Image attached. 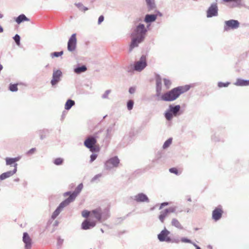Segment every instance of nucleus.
I'll list each match as a JSON object with an SVG mask.
<instances>
[{
	"instance_id": "obj_1",
	"label": "nucleus",
	"mask_w": 249,
	"mask_h": 249,
	"mask_svg": "<svg viewBox=\"0 0 249 249\" xmlns=\"http://www.w3.org/2000/svg\"><path fill=\"white\" fill-rule=\"evenodd\" d=\"M83 188V184L82 183H80L75 189L73 192L68 191L63 194V196L66 197L69 196V197L62 201L55 210L53 213L51 218L55 219L57 216L62 211L64 208L68 206L71 203L74 201L77 196L80 193Z\"/></svg>"
},
{
	"instance_id": "obj_2",
	"label": "nucleus",
	"mask_w": 249,
	"mask_h": 249,
	"mask_svg": "<svg viewBox=\"0 0 249 249\" xmlns=\"http://www.w3.org/2000/svg\"><path fill=\"white\" fill-rule=\"evenodd\" d=\"M190 89L189 85L178 86L164 93L161 96L162 101L172 102L176 100L181 94L188 91Z\"/></svg>"
},
{
	"instance_id": "obj_3",
	"label": "nucleus",
	"mask_w": 249,
	"mask_h": 249,
	"mask_svg": "<svg viewBox=\"0 0 249 249\" xmlns=\"http://www.w3.org/2000/svg\"><path fill=\"white\" fill-rule=\"evenodd\" d=\"M180 106L179 105H170L168 109L165 111L164 116L166 120L171 121L174 117H177L180 115Z\"/></svg>"
},
{
	"instance_id": "obj_4",
	"label": "nucleus",
	"mask_w": 249,
	"mask_h": 249,
	"mask_svg": "<svg viewBox=\"0 0 249 249\" xmlns=\"http://www.w3.org/2000/svg\"><path fill=\"white\" fill-rule=\"evenodd\" d=\"M97 140L92 135L88 136L84 141V144L85 147L89 149L91 152H98L100 151V148L97 145Z\"/></svg>"
},
{
	"instance_id": "obj_5",
	"label": "nucleus",
	"mask_w": 249,
	"mask_h": 249,
	"mask_svg": "<svg viewBox=\"0 0 249 249\" xmlns=\"http://www.w3.org/2000/svg\"><path fill=\"white\" fill-rule=\"evenodd\" d=\"M147 30L143 23H139L134 29L131 34L133 36H137L142 39H144Z\"/></svg>"
},
{
	"instance_id": "obj_6",
	"label": "nucleus",
	"mask_w": 249,
	"mask_h": 249,
	"mask_svg": "<svg viewBox=\"0 0 249 249\" xmlns=\"http://www.w3.org/2000/svg\"><path fill=\"white\" fill-rule=\"evenodd\" d=\"M120 160L116 156L109 158L105 162V168L107 170H110L113 168H117L119 166Z\"/></svg>"
},
{
	"instance_id": "obj_7",
	"label": "nucleus",
	"mask_w": 249,
	"mask_h": 249,
	"mask_svg": "<svg viewBox=\"0 0 249 249\" xmlns=\"http://www.w3.org/2000/svg\"><path fill=\"white\" fill-rule=\"evenodd\" d=\"M218 15V8L217 3H212L206 11V16L208 18L217 17Z\"/></svg>"
},
{
	"instance_id": "obj_8",
	"label": "nucleus",
	"mask_w": 249,
	"mask_h": 249,
	"mask_svg": "<svg viewBox=\"0 0 249 249\" xmlns=\"http://www.w3.org/2000/svg\"><path fill=\"white\" fill-rule=\"evenodd\" d=\"M146 66V57L143 55L141 56L140 59L134 64L133 69L136 71H141Z\"/></svg>"
},
{
	"instance_id": "obj_9",
	"label": "nucleus",
	"mask_w": 249,
	"mask_h": 249,
	"mask_svg": "<svg viewBox=\"0 0 249 249\" xmlns=\"http://www.w3.org/2000/svg\"><path fill=\"white\" fill-rule=\"evenodd\" d=\"M239 22L235 19H230L225 21L224 30L228 31L230 29H237L239 27Z\"/></svg>"
},
{
	"instance_id": "obj_10",
	"label": "nucleus",
	"mask_w": 249,
	"mask_h": 249,
	"mask_svg": "<svg viewBox=\"0 0 249 249\" xmlns=\"http://www.w3.org/2000/svg\"><path fill=\"white\" fill-rule=\"evenodd\" d=\"M62 77V72L60 70H53L52 79L51 80V84L52 86H54L57 84L61 80Z\"/></svg>"
},
{
	"instance_id": "obj_11",
	"label": "nucleus",
	"mask_w": 249,
	"mask_h": 249,
	"mask_svg": "<svg viewBox=\"0 0 249 249\" xmlns=\"http://www.w3.org/2000/svg\"><path fill=\"white\" fill-rule=\"evenodd\" d=\"M170 234V232L165 228L158 234V239L160 242L169 243L171 241V237L169 236Z\"/></svg>"
},
{
	"instance_id": "obj_12",
	"label": "nucleus",
	"mask_w": 249,
	"mask_h": 249,
	"mask_svg": "<svg viewBox=\"0 0 249 249\" xmlns=\"http://www.w3.org/2000/svg\"><path fill=\"white\" fill-rule=\"evenodd\" d=\"M76 44L77 39L76 37V34H73L69 39L68 42V50L70 52L74 51L76 48Z\"/></svg>"
},
{
	"instance_id": "obj_13",
	"label": "nucleus",
	"mask_w": 249,
	"mask_h": 249,
	"mask_svg": "<svg viewBox=\"0 0 249 249\" xmlns=\"http://www.w3.org/2000/svg\"><path fill=\"white\" fill-rule=\"evenodd\" d=\"M133 199L138 203H149L150 200L146 195L143 193H140L133 197Z\"/></svg>"
},
{
	"instance_id": "obj_14",
	"label": "nucleus",
	"mask_w": 249,
	"mask_h": 249,
	"mask_svg": "<svg viewBox=\"0 0 249 249\" xmlns=\"http://www.w3.org/2000/svg\"><path fill=\"white\" fill-rule=\"evenodd\" d=\"M223 211L220 207H216L212 212V218L215 221H217L221 219L222 216Z\"/></svg>"
},
{
	"instance_id": "obj_15",
	"label": "nucleus",
	"mask_w": 249,
	"mask_h": 249,
	"mask_svg": "<svg viewBox=\"0 0 249 249\" xmlns=\"http://www.w3.org/2000/svg\"><path fill=\"white\" fill-rule=\"evenodd\" d=\"M22 241L25 244V249H31L32 245V240L27 232H23Z\"/></svg>"
},
{
	"instance_id": "obj_16",
	"label": "nucleus",
	"mask_w": 249,
	"mask_h": 249,
	"mask_svg": "<svg viewBox=\"0 0 249 249\" xmlns=\"http://www.w3.org/2000/svg\"><path fill=\"white\" fill-rule=\"evenodd\" d=\"M18 164L16 163L14 165V168L12 171H8L6 172L3 173L0 175V180H4L8 178L12 177L17 172Z\"/></svg>"
},
{
	"instance_id": "obj_17",
	"label": "nucleus",
	"mask_w": 249,
	"mask_h": 249,
	"mask_svg": "<svg viewBox=\"0 0 249 249\" xmlns=\"http://www.w3.org/2000/svg\"><path fill=\"white\" fill-rule=\"evenodd\" d=\"M144 39L140 38L137 36H134L132 38L131 43L129 45V52L132 51L134 48L138 47L139 44L142 42Z\"/></svg>"
},
{
	"instance_id": "obj_18",
	"label": "nucleus",
	"mask_w": 249,
	"mask_h": 249,
	"mask_svg": "<svg viewBox=\"0 0 249 249\" xmlns=\"http://www.w3.org/2000/svg\"><path fill=\"white\" fill-rule=\"evenodd\" d=\"M156 96L159 97L161 93L162 79L159 74L156 75Z\"/></svg>"
},
{
	"instance_id": "obj_19",
	"label": "nucleus",
	"mask_w": 249,
	"mask_h": 249,
	"mask_svg": "<svg viewBox=\"0 0 249 249\" xmlns=\"http://www.w3.org/2000/svg\"><path fill=\"white\" fill-rule=\"evenodd\" d=\"M96 225V223L94 221H90L88 219H85L83 221L81 224V228L83 230H87L93 228Z\"/></svg>"
},
{
	"instance_id": "obj_20",
	"label": "nucleus",
	"mask_w": 249,
	"mask_h": 249,
	"mask_svg": "<svg viewBox=\"0 0 249 249\" xmlns=\"http://www.w3.org/2000/svg\"><path fill=\"white\" fill-rule=\"evenodd\" d=\"M92 135L95 137V139L97 140V142H99L100 143H103L107 140L104 135V130H100Z\"/></svg>"
},
{
	"instance_id": "obj_21",
	"label": "nucleus",
	"mask_w": 249,
	"mask_h": 249,
	"mask_svg": "<svg viewBox=\"0 0 249 249\" xmlns=\"http://www.w3.org/2000/svg\"><path fill=\"white\" fill-rule=\"evenodd\" d=\"M91 216L94 217L99 221H101L102 220L101 209L98 208V209H96L91 211Z\"/></svg>"
},
{
	"instance_id": "obj_22",
	"label": "nucleus",
	"mask_w": 249,
	"mask_h": 249,
	"mask_svg": "<svg viewBox=\"0 0 249 249\" xmlns=\"http://www.w3.org/2000/svg\"><path fill=\"white\" fill-rule=\"evenodd\" d=\"M145 2L148 12H152L156 9L157 6L155 0H145Z\"/></svg>"
},
{
	"instance_id": "obj_23",
	"label": "nucleus",
	"mask_w": 249,
	"mask_h": 249,
	"mask_svg": "<svg viewBox=\"0 0 249 249\" xmlns=\"http://www.w3.org/2000/svg\"><path fill=\"white\" fill-rule=\"evenodd\" d=\"M157 16L154 14H146L144 18V21L146 23L150 24L156 21Z\"/></svg>"
},
{
	"instance_id": "obj_24",
	"label": "nucleus",
	"mask_w": 249,
	"mask_h": 249,
	"mask_svg": "<svg viewBox=\"0 0 249 249\" xmlns=\"http://www.w3.org/2000/svg\"><path fill=\"white\" fill-rule=\"evenodd\" d=\"M29 18L26 17L23 14H20L15 19V21L18 24H20L22 22L29 21Z\"/></svg>"
},
{
	"instance_id": "obj_25",
	"label": "nucleus",
	"mask_w": 249,
	"mask_h": 249,
	"mask_svg": "<svg viewBox=\"0 0 249 249\" xmlns=\"http://www.w3.org/2000/svg\"><path fill=\"white\" fill-rule=\"evenodd\" d=\"M237 86H248V80L243 79L241 78H238L234 84Z\"/></svg>"
},
{
	"instance_id": "obj_26",
	"label": "nucleus",
	"mask_w": 249,
	"mask_h": 249,
	"mask_svg": "<svg viewBox=\"0 0 249 249\" xmlns=\"http://www.w3.org/2000/svg\"><path fill=\"white\" fill-rule=\"evenodd\" d=\"M87 68L85 65L78 66L74 69V72L76 74H80L86 71Z\"/></svg>"
},
{
	"instance_id": "obj_27",
	"label": "nucleus",
	"mask_w": 249,
	"mask_h": 249,
	"mask_svg": "<svg viewBox=\"0 0 249 249\" xmlns=\"http://www.w3.org/2000/svg\"><path fill=\"white\" fill-rule=\"evenodd\" d=\"M102 220H105L107 219L110 216L109 208H106L103 210H101Z\"/></svg>"
},
{
	"instance_id": "obj_28",
	"label": "nucleus",
	"mask_w": 249,
	"mask_h": 249,
	"mask_svg": "<svg viewBox=\"0 0 249 249\" xmlns=\"http://www.w3.org/2000/svg\"><path fill=\"white\" fill-rule=\"evenodd\" d=\"M75 105V101L71 99H68L65 104V109L67 110H70L72 106Z\"/></svg>"
},
{
	"instance_id": "obj_29",
	"label": "nucleus",
	"mask_w": 249,
	"mask_h": 249,
	"mask_svg": "<svg viewBox=\"0 0 249 249\" xmlns=\"http://www.w3.org/2000/svg\"><path fill=\"white\" fill-rule=\"evenodd\" d=\"M171 225L179 230L183 229V226L181 225L179 221L176 218H173L171 221Z\"/></svg>"
},
{
	"instance_id": "obj_30",
	"label": "nucleus",
	"mask_w": 249,
	"mask_h": 249,
	"mask_svg": "<svg viewBox=\"0 0 249 249\" xmlns=\"http://www.w3.org/2000/svg\"><path fill=\"white\" fill-rule=\"evenodd\" d=\"M168 213L167 211L164 210L160 212V214L159 216L160 220L163 223L164 222L165 218L168 215Z\"/></svg>"
},
{
	"instance_id": "obj_31",
	"label": "nucleus",
	"mask_w": 249,
	"mask_h": 249,
	"mask_svg": "<svg viewBox=\"0 0 249 249\" xmlns=\"http://www.w3.org/2000/svg\"><path fill=\"white\" fill-rule=\"evenodd\" d=\"M112 131V127L110 126L107 128V129L106 130H104V135L105 138L107 139H110L111 137V132Z\"/></svg>"
},
{
	"instance_id": "obj_32",
	"label": "nucleus",
	"mask_w": 249,
	"mask_h": 249,
	"mask_svg": "<svg viewBox=\"0 0 249 249\" xmlns=\"http://www.w3.org/2000/svg\"><path fill=\"white\" fill-rule=\"evenodd\" d=\"M75 5L81 11L85 12L89 9L88 7L84 6L81 2L75 3Z\"/></svg>"
},
{
	"instance_id": "obj_33",
	"label": "nucleus",
	"mask_w": 249,
	"mask_h": 249,
	"mask_svg": "<svg viewBox=\"0 0 249 249\" xmlns=\"http://www.w3.org/2000/svg\"><path fill=\"white\" fill-rule=\"evenodd\" d=\"M172 142V138H170L167 139L163 143L162 148L164 149L167 148L171 145Z\"/></svg>"
},
{
	"instance_id": "obj_34",
	"label": "nucleus",
	"mask_w": 249,
	"mask_h": 249,
	"mask_svg": "<svg viewBox=\"0 0 249 249\" xmlns=\"http://www.w3.org/2000/svg\"><path fill=\"white\" fill-rule=\"evenodd\" d=\"M9 89L12 92H16L18 91V84H10L9 86Z\"/></svg>"
},
{
	"instance_id": "obj_35",
	"label": "nucleus",
	"mask_w": 249,
	"mask_h": 249,
	"mask_svg": "<svg viewBox=\"0 0 249 249\" xmlns=\"http://www.w3.org/2000/svg\"><path fill=\"white\" fill-rule=\"evenodd\" d=\"M53 163L56 165H62L64 162V159L61 158H56L53 161Z\"/></svg>"
},
{
	"instance_id": "obj_36",
	"label": "nucleus",
	"mask_w": 249,
	"mask_h": 249,
	"mask_svg": "<svg viewBox=\"0 0 249 249\" xmlns=\"http://www.w3.org/2000/svg\"><path fill=\"white\" fill-rule=\"evenodd\" d=\"M64 242V239H62L60 236H58L57 238V243L56 246L57 249H59L62 245H63Z\"/></svg>"
},
{
	"instance_id": "obj_37",
	"label": "nucleus",
	"mask_w": 249,
	"mask_h": 249,
	"mask_svg": "<svg viewBox=\"0 0 249 249\" xmlns=\"http://www.w3.org/2000/svg\"><path fill=\"white\" fill-rule=\"evenodd\" d=\"M5 161H6V164L7 165H12L13 164H14V165L16 163L15 162L13 158H6L5 159Z\"/></svg>"
},
{
	"instance_id": "obj_38",
	"label": "nucleus",
	"mask_w": 249,
	"mask_h": 249,
	"mask_svg": "<svg viewBox=\"0 0 249 249\" xmlns=\"http://www.w3.org/2000/svg\"><path fill=\"white\" fill-rule=\"evenodd\" d=\"M48 132L47 129L41 130L39 131V135L40 136V139L41 140H43L46 138L45 134Z\"/></svg>"
},
{
	"instance_id": "obj_39",
	"label": "nucleus",
	"mask_w": 249,
	"mask_h": 249,
	"mask_svg": "<svg viewBox=\"0 0 249 249\" xmlns=\"http://www.w3.org/2000/svg\"><path fill=\"white\" fill-rule=\"evenodd\" d=\"M63 54V51L54 52L51 53V56L53 58L54 57H58L61 56Z\"/></svg>"
},
{
	"instance_id": "obj_40",
	"label": "nucleus",
	"mask_w": 249,
	"mask_h": 249,
	"mask_svg": "<svg viewBox=\"0 0 249 249\" xmlns=\"http://www.w3.org/2000/svg\"><path fill=\"white\" fill-rule=\"evenodd\" d=\"M13 39L18 46H19L20 45V37L18 34L15 35L13 37Z\"/></svg>"
},
{
	"instance_id": "obj_41",
	"label": "nucleus",
	"mask_w": 249,
	"mask_h": 249,
	"mask_svg": "<svg viewBox=\"0 0 249 249\" xmlns=\"http://www.w3.org/2000/svg\"><path fill=\"white\" fill-rule=\"evenodd\" d=\"M134 106V102L132 100H129L127 102V108L128 110L132 109Z\"/></svg>"
},
{
	"instance_id": "obj_42",
	"label": "nucleus",
	"mask_w": 249,
	"mask_h": 249,
	"mask_svg": "<svg viewBox=\"0 0 249 249\" xmlns=\"http://www.w3.org/2000/svg\"><path fill=\"white\" fill-rule=\"evenodd\" d=\"M82 215L84 217L88 218L89 216H91V212L88 210H84L82 212Z\"/></svg>"
},
{
	"instance_id": "obj_43",
	"label": "nucleus",
	"mask_w": 249,
	"mask_h": 249,
	"mask_svg": "<svg viewBox=\"0 0 249 249\" xmlns=\"http://www.w3.org/2000/svg\"><path fill=\"white\" fill-rule=\"evenodd\" d=\"M224 2H229L231 1H234L236 3V6H240L242 5V0H223Z\"/></svg>"
},
{
	"instance_id": "obj_44",
	"label": "nucleus",
	"mask_w": 249,
	"mask_h": 249,
	"mask_svg": "<svg viewBox=\"0 0 249 249\" xmlns=\"http://www.w3.org/2000/svg\"><path fill=\"white\" fill-rule=\"evenodd\" d=\"M230 84V83L229 82H227L226 83L219 82L218 83V87L220 88H223V87H227Z\"/></svg>"
},
{
	"instance_id": "obj_45",
	"label": "nucleus",
	"mask_w": 249,
	"mask_h": 249,
	"mask_svg": "<svg viewBox=\"0 0 249 249\" xmlns=\"http://www.w3.org/2000/svg\"><path fill=\"white\" fill-rule=\"evenodd\" d=\"M163 81L165 86L167 89H169L171 85V81L169 79L166 78L163 79Z\"/></svg>"
},
{
	"instance_id": "obj_46",
	"label": "nucleus",
	"mask_w": 249,
	"mask_h": 249,
	"mask_svg": "<svg viewBox=\"0 0 249 249\" xmlns=\"http://www.w3.org/2000/svg\"><path fill=\"white\" fill-rule=\"evenodd\" d=\"M177 207H170L168 208L165 209V210L167 211L168 213H175L176 211Z\"/></svg>"
},
{
	"instance_id": "obj_47",
	"label": "nucleus",
	"mask_w": 249,
	"mask_h": 249,
	"mask_svg": "<svg viewBox=\"0 0 249 249\" xmlns=\"http://www.w3.org/2000/svg\"><path fill=\"white\" fill-rule=\"evenodd\" d=\"M180 241L183 243H190L192 244H193V243H194L190 239H189L186 237L181 238Z\"/></svg>"
},
{
	"instance_id": "obj_48",
	"label": "nucleus",
	"mask_w": 249,
	"mask_h": 249,
	"mask_svg": "<svg viewBox=\"0 0 249 249\" xmlns=\"http://www.w3.org/2000/svg\"><path fill=\"white\" fill-rule=\"evenodd\" d=\"M111 92V90H107L105 93L102 95L103 99H108V95Z\"/></svg>"
},
{
	"instance_id": "obj_49",
	"label": "nucleus",
	"mask_w": 249,
	"mask_h": 249,
	"mask_svg": "<svg viewBox=\"0 0 249 249\" xmlns=\"http://www.w3.org/2000/svg\"><path fill=\"white\" fill-rule=\"evenodd\" d=\"M169 172L171 173L175 174V175H178V170L175 167H172L169 169Z\"/></svg>"
},
{
	"instance_id": "obj_50",
	"label": "nucleus",
	"mask_w": 249,
	"mask_h": 249,
	"mask_svg": "<svg viewBox=\"0 0 249 249\" xmlns=\"http://www.w3.org/2000/svg\"><path fill=\"white\" fill-rule=\"evenodd\" d=\"M97 157V154L95 153H92L90 156V162H92L94 160H96Z\"/></svg>"
},
{
	"instance_id": "obj_51",
	"label": "nucleus",
	"mask_w": 249,
	"mask_h": 249,
	"mask_svg": "<svg viewBox=\"0 0 249 249\" xmlns=\"http://www.w3.org/2000/svg\"><path fill=\"white\" fill-rule=\"evenodd\" d=\"M154 11V12L155 13V14H154L155 15H156L157 16V18L159 16V17H162L163 15L159 11V10H158L157 9V8L156 9H155L154 10H153Z\"/></svg>"
},
{
	"instance_id": "obj_52",
	"label": "nucleus",
	"mask_w": 249,
	"mask_h": 249,
	"mask_svg": "<svg viewBox=\"0 0 249 249\" xmlns=\"http://www.w3.org/2000/svg\"><path fill=\"white\" fill-rule=\"evenodd\" d=\"M36 148H32L31 149H30L29 151L27 152V154L29 155H32L34 153V152L36 151Z\"/></svg>"
},
{
	"instance_id": "obj_53",
	"label": "nucleus",
	"mask_w": 249,
	"mask_h": 249,
	"mask_svg": "<svg viewBox=\"0 0 249 249\" xmlns=\"http://www.w3.org/2000/svg\"><path fill=\"white\" fill-rule=\"evenodd\" d=\"M101 177V174H97L96 175H95L91 180V181L92 182H94L96 179H97L98 178H100Z\"/></svg>"
},
{
	"instance_id": "obj_54",
	"label": "nucleus",
	"mask_w": 249,
	"mask_h": 249,
	"mask_svg": "<svg viewBox=\"0 0 249 249\" xmlns=\"http://www.w3.org/2000/svg\"><path fill=\"white\" fill-rule=\"evenodd\" d=\"M104 20V17L102 15L100 16L98 20V24H100Z\"/></svg>"
},
{
	"instance_id": "obj_55",
	"label": "nucleus",
	"mask_w": 249,
	"mask_h": 249,
	"mask_svg": "<svg viewBox=\"0 0 249 249\" xmlns=\"http://www.w3.org/2000/svg\"><path fill=\"white\" fill-rule=\"evenodd\" d=\"M136 90V89L135 87H131L129 89V92L130 94H133Z\"/></svg>"
},
{
	"instance_id": "obj_56",
	"label": "nucleus",
	"mask_w": 249,
	"mask_h": 249,
	"mask_svg": "<svg viewBox=\"0 0 249 249\" xmlns=\"http://www.w3.org/2000/svg\"><path fill=\"white\" fill-rule=\"evenodd\" d=\"M168 205V202H163L160 204L159 209H161L163 207Z\"/></svg>"
},
{
	"instance_id": "obj_57",
	"label": "nucleus",
	"mask_w": 249,
	"mask_h": 249,
	"mask_svg": "<svg viewBox=\"0 0 249 249\" xmlns=\"http://www.w3.org/2000/svg\"><path fill=\"white\" fill-rule=\"evenodd\" d=\"M179 242V240L177 239H171V241H169V243H178Z\"/></svg>"
},
{
	"instance_id": "obj_58",
	"label": "nucleus",
	"mask_w": 249,
	"mask_h": 249,
	"mask_svg": "<svg viewBox=\"0 0 249 249\" xmlns=\"http://www.w3.org/2000/svg\"><path fill=\"white\" fill-rule=\"evenodd\" d=\"M21 157L20 156H18V157H15V158H13L15 162L16 163V162L19 161Z\"/></svg>"
},
{
	"instance_id": "obj_59",
	"label": "nucleus",
	"mask_w": 249,
	"mask_h": 249,
	"mask_svg": "<svg viewBox=\"0 0 249 249\" xmlns=\"http://www.w3.org/2000/svg\"><path fill=\"white\" fill-rule=\"evenodd\" d=\"M193 245L196 247V249H201V248L198 246H197L196 243H193Z\"/></svg>"
},
{
	"instance_id": "obj_60",
	"label": "nucleus",
	"mask_w": 249,
	"mask_h": 249,
	"mask_svg": "<svg viewBox=\"0 0 249 249\" xmlns=\"http://www.w3.org/2000/svg\"><path fill=\"white\" fill-rule=\"evenodd\" d=\"M124 217H119L117 219V220L119 221V222H121V221H123L124 220Z\"/></svg>"
},
{
	"instance_id": "obj_61",
	"label": "nucleus",
	"mask_w": 249,
	"mask_h": 249,
	"mask_svg": "<svg viewBox=\"0 0 249 249\" xmlns=\"http://www.w3.org/2000/svg\"><path fill=\"white\" fill-rule=\"evenodd\" d=\"M3 32V28L0 25V33H2Z\"/></svg>"
},
{
	"instance_id": "obj_62",
	"label": "nucleus",
	"mask_w": 249,
	"mask_h": 249,
	"mask_svg": "<svg viewBox=\"0 0 249 249\" xmlns=\"http://www.w3.org/2000/svg\"><path fill=\"white\" fill-rule=\"evenodd\" d=\"M215 138V136H213V137H212V139L213 141H218V140H216Z\"/></svg>"
},
{
	"instance_id": "obj_63",
	"label": "nucleus",
	"mask_w": 249,
	"mask_h": 249,
	"mask_svg": "<svg viewBox=\"0 0 249 249\" xmlns=\"http://www.w3.org/2000/svg\"><path fill=\"white\" fill-rule=\"evenodd\" d=\"M158 160V159H155L153 160H152V162H153V163H155V162H157Z\"/></svg>"
},
{
	"instance_id": "obj_64",
	"label": "nucleus",
	"mask_w": 249,
	"mask_h": 249,
	"mask_svg": "<svg viewBox=\"0 0 249 249\" xmlns=\"http://www.w3.org/2000/svg\"><path fill=\"white\" fill-rule=\"evenodd\" d=\"M14 181L16 182H18L19 181V178H17L14 179Z\"/></svg>"
}]
</instances>
